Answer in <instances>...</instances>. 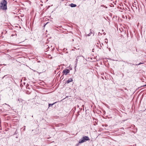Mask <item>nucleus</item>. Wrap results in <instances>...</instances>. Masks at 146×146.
Instances as JSON below:
<instances>
[{"mask_svg": "<svg viewBox=\"0 0 146 146\" xmlns=\"http://www.w3.org/2000/svg\"><path fill=\"white\" fill-rule=\"evenodd\" d=\"M7 2L6 0H2L1 3V8L3 10H6L7 9Z\"/></svg>", "mask_w": 146, "mask_h": 146, "instance_id": "obj_2", "label": "nucleus"}, {"mask_svg": "<svg viewBox=\"0 0 146 146\" xmlns=\"http://www.w3.org/2000/svg\"><path fill=\"white\" fill-rule=\"evenodd\" d=\"M70 5L72 7H75L76 6V5L75 4L72 3Z\"/></svg>", "mask_w": 146, "mask_h": 146, "instance_id": "obj_7", "label": "nucleus"}, {"mask_svg": "<svg viewBox=\"0 0 146 146\" xmlns=\"http://www.w3.org/2000/svg\"><path fill=\"white\" fill-rule=\"evenodd\" d=\"M136 1H134L133 2V3L132 4V5L133 7H135L136 9H137V7L136 6Z\"/></svg>", "mask_w": 146, "mask_h": 146, "instance_id": "obj_6", "label": "nucleus"}, {"mask_svg": "<svg viewBox=\"0 0 146 146\" xmlns=\"http://www.w3.org/2000/svg\"><path fill=\"white\" fill-rule=\"evenodd\" d=\"M24 127H24V129H23V130H24V131H25V126H24Z\"/></svg>", "mask_w": 146, "mask_h": 146, "instance_id": "obj_16", "label": "nucleus"}, {"mask_svg": "<svg viewBox=\"0 0 146 146\" xmlns=\"http://www.w3.org/2000/svg\"><path fill=\"white\" fill-rule=\"evenodd\" d=\"M91 35V34L90 33H89V34H88V36H90Z\"/></svg>", "mask_w": 146, "mask_h": 146, "instance_id": "obj_14", "label": "nucleus"}, {"mask_svg": "<svg viewBox=\"0 0 146 146\" xmlns=\"http://www.w3.org/2000/svg\"><path fill=\"white\" fill-rule=\"evenodd\" d=\"M89 140V137L87 136H84L79 141V143H82L87 141Z\"/></svg>", "mask_w": 146, "mask_h": 146, "instance_id": "obj_3", "label": "nucleus"}, {"mask_svg": "<svg viewBox=\"0 0 146 146\" xmlns=\"http://www.w3.org/2000/svg\"><path fill=\"white\" fill-rule=\"evenodd\" d=\"M78 57H77L76 59V64H77V62H78V59H77Z\"/></svg>", "mask_w": 146, "mask_h": 146, "instance_id": "obj_13", "label": "nucleus"}, {"mask_svg": "<svg viewBox=\"0 0 146 146\" xmlns=\"http://www.w3.org/2000/svg\"><path fill=\"white\" fill-rule=\"evenodd\" d=\"M52 58V57H50V59H51Z\"/></svg>", "mask_w": 146, "mask_h": 146, "instance_id": "obj_20", "label": "nucleus"}, {"mask_svg": "<svg viewBox=\"0 0 146 146\" xmlns=\"http://www.w3.org/2000/svg\"><path fill=\"white\" fill-rule=\"evenodd\" d=\"M70 72V70L68 69H65L63 70L62 73H63V74L66 75Z\"/></svg>", "mask_w": 146, "mask_h": 146, "instance_id": "obj_4", "label": "nucleus"}, {"mask_svg": "<svg viewBox=\"0 0 146 146\" xmlns=\"http://www.w3.org/2000/svg\"><path fill=\"white\" fill-rule=\"evenodd\" d=\"M104 5H101V6H103Z\"/></svg>", "mask_w": 146, "mask_h": 146, "instance_id": "obj_22", "label": "nucleus"}, {"mask_svg": "<svg viewBox=\"0 0 146 146\" xmlns=\"http://www.w3.org/2000/svg\"><path fill=\"white\" fill-rule=\"evenodd\" d=\"M2 64H1L0 65V66H2Z\"/></svg>", "mask_w": 146, "mask_h": 146, "instance_id": "obj_21", "label": "nucleus"}, {"mask_svg": "<svg viewBox=\"0 0 146 146\" xmlns=\"http://www.w3.org/2000/svg\"><path fill=\"white\" fill-rule=\"evenodd\" d=\"M105 42H106V43H108V40L107 39H105Z\"/></svg>", "mask_w": 146, "mask_h": 146, "instance_id": "obj_12", "label": "nucleus"}, {"mask_svg": "<svg viewBox=\"0 0 146 146\" xmlns=\"http://www.w3.org/2000/svg\"><path fill=\"white\" fill-rule=\"evenodd\" d=\"M136 144H135L134 145H133V146H136Z\"/></svg>", "mask_w": 146, "mask_h": 146, "instance_id": "obj_19", "label": "nucleus"}, {"mask_svg": "<svg viewBox=\"0 0 146 146\" xmlns=\"http://www.w3.org/2000/svg\"><path fill=\"white\" fill-rule=\"evenodd\" d=\"M146 86V84L145 85L142 86V87H145Z\"/></svg>", "mask_w": 146, "mask_h": 146, "instance_id": "obj_17", "label": "nucleus"}, {"mask_svg": "<svg viewBox=\"0 0 146 146\" xmlns=\"http://www.w3.org/2000/svg\"><path fill=\"white\" fill-rule=\"evenodd\" d=\"M80 143H79L78 144H77L76 145V146H79V144H80Z\"/></svg>", "mask_w": 146, "mask_h": 146, "instance_id": "obj_15", "label": "nucleus"}, {"mask_svg": "<svg viewBox=\"0 0 146 146\" xmlns=\"http://www.w3.org/2000/svg\"><path fill=\"white\" fill-rule=\"evenodd\" d=\"M11 77L7 76V75H5L2 78L3 84L6 85L9 84L11 82Z\"/></svg>", "mask_w": 146, "mask_h": 146, "instance_id": "obj_1", "label": "nucleus"}, {"mask_svg": "<svg viewBox=\"0 0 146 146\" xmlns=\"http://www.w3.org/2000/svg\"><path fill=\"white\" fill-rule=\"evenodd\" d=\"M90 30V33H91V34H93V35L94 36V32L93 31H91V29Z\"/></svg>", "mask_w": 146, "mask_h": 146, "instance_id": "obj_9", "label": "nucleus"}, {"mask_svg": "<svg viewBox=\"0 0 146 146\" xmlns=\"http://www.w3.org/2000/svg\"><path fill=\"white\" fill-rule=\"evenodd\" d=\"M27 87H27V86L26 87L27 88H28V89H30V88H29V87L28 88H27Z\"/></svg>", "mask_w": 146, "mask_h": 146, "instance_id": "obj_18", "label": "nucleus"}, {"mask_svg": "<svg viewBox=\"0 0 146 146\" xmlns=\"http://www.w3.org/2000/svg\"><path fill=\"white\" fill-rule=\"evenodd\" d=\"M23 100L21 99H18V101H19L20 102H22Z\"/></svg>", "mask_w": 146, "mask_h": 146, "instance_id": "obj_10", "label": "nucleus"}, {"mask_svg": "<svg viewBox=\"0 0 146 146\" xmlns=\"http://www.w3.org/2000/svg\"><path fill=\"white\" fill-rule=\"evenodd\" d=\"M3 65H6V64H3Z\"/></svg>", "mask_w": 146, "mask_h": 146, "instance_id": "obj_23", "label": "nucleus"}, {"mask_svg": "<svg viewBox=\"0 0 146 146\" xmlns=\"http://www.w3.org/2000/svg\"><path fill=\"white\" fill-rule=\"evenodd\" d=\"M143 63L140 62V63H139L138 64H136L135 65L136 66H138L139 65H140L141 64H143Z\"/></svg>", "mask_w": 146, "mask_h": 146, "instance_id": "obj_11", "label": "nucleus"}, {"mask_svg": "<svg viewBox=\"0 0 146 146\" xmlns=\"http://www.w3.org/2000/svg\"><path fill=\"white\" fill-rule=\"evenodd\" d=\"M145 110H146V109H145V110H144V111H145Z\"/></svg>", "mask_w": 146, "mask_h": 146, "instance_id": "obj_26", "label": "nucleus"}, {"mask_svg": "<svg viewBox=\"0 0 146 146\" xmlns=\"http://www.w3.org/2000/svg\"><path fill=\"white\" fill-rule=\"evenodd\" d=\"M76 66H75V67H76Z\"/></svg>", "mask_w": 146, "mask_h": 146, "instance_id": "obj_24", "label": "nucleus"}, {"mask_svg": "<svg viewBox=\"0 0 146 146\" xmlns=\"http://www.w3.org/2000/svg\"><path fill=\"white\" fill-rule=\"evenodd\" d=\"M56 103V102L52 104H49L48 106H49V107L50 106H52L53 105H54L55 103Z\"/></svg>", "mask_w": 146, "mask_h": 146, "instance_id": "obj_8", "label": "nucleus"}, {"mask_svg": "<svg viewBox=\"0 0 146 146\" xmlns=\"http://www.w3.org/2000/svg\"><path fill=\"white\" fill-rule=\"evenodd\" d=\"M32 117H33V115L32 116Z\"/></svg>", "mask_w": 146, "mask_h": 146, "instance_id": "obj_25", "label": "nucleus"}, {"mask_svg": "<svg viewBox=\"0 0 146 146\" xmlns=\"http://www.w3.org/2000/svg\"><path fill=\"white\" fill-rule=\"evenodd\" d=\"M73 81L72 78H70L66 82V83L67 84H68L70 82H72Z\"/></svg>", "mask_w": 146, "mask_h": 146, "instance_id": "obj_5", "label": "nucleus"}]
</instances>
